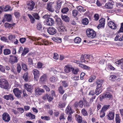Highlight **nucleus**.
I'll use <instances>...</instances> for the list:
<instances>
[{
    "instance_id": "obj_1",
    "label": "nucleus",
    "mask_w": 123,
    "mask_h": 123,
    "mask_svg": "<svg viewBox=\"0 0 123 123\" xmlns=\"http://www.w3.org/2000/svg\"><path fill=\"white\" fill-rule=\"evenodd\" d=\"M35 3L32 0H31L28 2L27 4V8L28 10L30 11H32L34 8Z\"/></svg>"
},
{
    "instance_id": "obj_2",
    "label": "nucleus",
    "mask_w": 123,
    "mask_h": 123,
    "mask_svg": "<svg viewBox=\"0 0 123 123\" xmlns=\"http://www.w3.org/2000/svg\"><path fill=\"white\" fill-rule=\"evenodd\" d=\"M86 33L87 36L89 37L93 38L96 36L95 32L92 29H87L86 31Z\"/></svg>"
},
{
    "instance_id": "obj_3",
    "label": "nucleus",
    "mask_w": 123,
    "mask_h": 123,
    "mask_svg": "<svg viewBox=\"0 0 123 123\" xmlns=\"http://www.w3.org/2000/svg\"><path fill=\"white\" fill-rule=\"evenodd\" d=\"M8 82L7 81L4 79H1L0 80V87L5 89L8 88Z\"/></svg>"
},
{
    "instance_id": "obj_4",
    "label": "nucleus",
    "mask_w": 123,
    "mask_h": 123,
    "mask_svg": "<svg viewBox=\"0 0 123 123\" xmlns=\"http://www.w3.org/2000/svg\"><path fill=\"white\" fill-rule=\"evenodd\" d=\"M100 98L103 99L106 98L110 99L112 97L111 94L109 92H107L104 93L103 95H101L100 96Z\"/></svg>"
},
{
    "instance_id": "obj_5",
    "label": "nucleus",
    "mask_w": 123,
    "mask_h": 123,
    "mask_svg": "<svg viewBox=\"0 0 123 123\" xmlns=\"http://www.w3.org/2000/svg\"><path fill=\"white\" fill-rule=\"evenodd\" d=\"M34 76V80H37L40 76L39 71L37 69H34L32 72Z\"/></svg>"
},
{
    "instance_id": "obj_6",
    "label": "nucleus",
    "mask_w": 123,
    "mask_h": 123,
    "mask_svg": "<svg viewBox=\"0 0 123 123\" xmlns=\"http://www.w3.org/2000/svg\"><path fill=\"white\" fill-rule=\"evenodd\" d=\"M9 59V62L12 64L17 62L18 60L17 57L13 55H10Z\"/></svg>"
},
{
    "instance_id": "obj_7",
    "label": "nucleus",
    "mask_w": 123,
    "mask_h": 123,
    "mask_svg": "<svg viewBox=\"0 0 123 123\" xmlns=\"http://www.w3.org/2000/svg\"><path fill=\"white\" fill-rule=\"evenodd\" d=\"M13 92L15 96L18 98H19L21 97V94L22 93V91L19 90L18 88H16L13 90Z\"/></svg>"
},
{
    "instance_id": "obj_8",
    "label": "nucleus",
    "mask_w": 123,
    "mask_h": 123,
    "mask_svg": "<svg viewBox=\"0 0 123 123\" xmlns=\"http://www.w3.org/2000/svg\"><path fill=\"white\" fill-rule=\"evenodd\" d=\"M47 31L49 34L52 35L55 34L56 32L55 28L52 26L48 28Z\"/></svg>"
},
{
    "instance_id": "obj_9",
    "label": "nucleus",
    "mask_w": 123,
    "mask_h": 123,
    "mask_svg": "<svg viewBox=\"0 0 123 123\" xmlns=\"http://www.w3.org/2000/svg\"><path fill=\"white\" fill-rule=\"evenodd\" d=\"M53 2H50L48 3L47 5L46 9L49 11L53 12L55 11V10L53 7Z\"/></svg>"
},
{
    "instance_id": "obj_10",
    "label": "nucleus",
    "mask_w": 123,
    "mask_h": 123,
    "mask_svg": "<svg viewBox=\"0 0 123 123\" xmlns=\"http://www.w3.org/2000/svg\"><path fill=\"white\" fill-rule=\"evenodd\" d=\"M114 115L115 113L113 111H110L107 116V118L110 120H112L114 119Z\"/></svg>"
},
{
    "instance_id": "obj_11",
    "label": "nucleus",
    "mask_w": 123,
    "mask_h": 123,
    "mask_svg": "<svg viewBox=\"0 0 123 123\" xmlns=\"http://www.w3.org/2000/svg\"><path fill=\"white\" fill-rule=\"evenodd\" d=\"M44 92V90L43 89L38 88L35 90V95L36 96H38L41 95L42 93Z\"/></svg>"
},
{
    "instance_id": "obj_12",
    "label": "nucleus",
    "mask_w": 123,
    "mask_h": 123,
    "mask_svg": "<svg viewBox=\"0 0 123 123\" xmlns=\"http://www.w3.org/2000/svg\"><path fill=\"white\" fill-rule=\"evenodd\" d=\"M114 3L113 2L110 1L105 4V7L108 9H111L113 8Z\"/></svg>"
},
{
    "instance_id": "obj_13",
    "label": "nucleus",
    "mask_w": 123,
    "mask_h": 123,
    "mask_svg": "<svg viewBox=\"0 0 123 123\" xmlns=\"http://www.w3.org/2000/svg\"><path fill=\"white\" fill-rule=\"evenodd\" d=\"M25 88L29 92L31 93L33 90V86L31 85L28 84H25Z\"/></svg>"
},
{
    "instance_id": "obj_14",
    "label": "nucleus",
    "mask_w": 123,
    "mask_h": 123,
    "mask_svg": "<svg viewBox=\"0 0 123 123\" xmlns=\"http://www.w3.org/2000/svg\"><path fill=\"white\" fill-rule=\"evenodd\" d=\"M54 20L50 17L48 19L46 20V23L47 25L51 26L54 24Z\"/></svg>"
},
{
    "instance_id": "obj_15",
    "label": "nucleus",
    "mask_w": 123,
    "mask_h": 123,
    "mask_svg": "<svg viewBox=\"0 0 123 123\" xmlns=\"http://www.w3.org/2000/svg\"><path fill=\"white\" fill-rule=\"evenodd\" d=\"M84 55L85 60V62L86 63L89 62V61L90 60V59L92 58V56L89 55L85 54Z\"/></svg>"
},
{
    "instance_id": "obj_16",
    "label": "nucleus",
    "mask_w": 123,
    "mask_h": 123,
    "mask_svg": "<svg viewBox=\"0 0 123 123\" xmlns=\"http://www.w3.org/2000/svg\"><path fill=\"white\" fill-rule=\"evenodd\" d=\"M115 63L119 65L121 68L123 70V58L116 60Z\"/></svg>"
},
{
    "instance_id": "obj_17",
    "label": "nucleus",
    "mask_w": 123,
    "mask_h": 123,
    "mask_svg": "<svg viewBox=\"0 0 123 123\" xmlns=\"http://www.w3.org/2000/svg\"><path fill=\"white\" fill-rule=\"evenodd\" d=\"M108 25L110 28L113 29H115L117 28V26L114 22L110 21L108 23Z\"/></svg>"
},
{
    "instance_id": "obj_18",
    "label": "nucleus",
    "mask_w": 123,
    "mask_h": 123,
    "mask_svg": "<svg viewBox=\"0 0 123 123\" xmlns=\"http://www.w3.org/2000/svg\"><path fill=\"white\" fill-rule=\"evenodd\" d=\"M56 5L55 6V9H56L57 10H56L55 11L56 12H57V11L60 9L61 7L62 1L60 0H58L56 2Z\"/></svg>"
},
{
    "instance_id": "obj_19",
    "label": "nucleus",
    "mask_w": 123,
    "mask_h": 123,
    "mask_svg": "<svg viewBox=\"0 0 123 123\" xmlns=\"http://www.w3.org/2000/svg\"><path fill=\"white\" fill-rule=\"evenodd\" d=\"M73 68L71 66L67 65L64 67V71L66 73H68L72 70Z\"/></svg>"
},
{
    "instance_id": "obj_20",
    "label": "nucleus",
    "mask_w": 123,
    "mask_h": 123,
    "mask_svg": "<svg viewBox=\"0 0 123 123\" xmlns=\"http://www.w3.org/2000/svg\"><path fill=\"white\" fill-rule=\"evenodd\" d=\"M65 111L66 114H71L73 113L72 110L71 106H70L69 105L66 108Z\"/></svg>"
},
{
    "instance_id": "obj_21",
    "label": "nucleus",
    "mask_w": 123,
    "mask_h": 123,
    "mask_svg": "<svg viewBox=\"0 0 123 123\" xmlns=\"http://www.w3.org/2000/svg\"><path fill=\"white\" fill-rule=\"evenodd\" d=\"M99 24L98 26L100 27H104L105 24V20L103 18H101L99 20Z\"/></svg>"
},
{
    "instance_id": "obj_22",
    "label": "nucleus",
    "mask_w": 123,
    "mask_h": 123,
    "mask_svg": "<svg viewBox=\"0 0 123 123\" xmlns=\"http://www.w3.org/2000/svg\"><path fill=\"white\" fill-rule=\"evenodd\" d=\"M58 31L60 32H64V33H66L67 31L66 28L64 26H61L58 28Z\"/></svg>"
},
{
    "instance_id": "obj_23",
    "label": "nucleus",
    "mask_w": 123,
    "mask_h": 123,
    "mask_svg": "<svg viewBox=\"0 0 123 123\" xmlns=\"http://www.w3.org/2000/svg\"><path fill=\"white\" fill-rule=\"evenodd\" d=\"M75 119L78 123H81L82 121V117L78 115H76L75 116Z\"/></svg>"
},
{
    "instance_id": "obj_24",
    "label": "nucleus",
    "mask_w": 123,
    "mask_h": 123,
    "mask_svg": "<svg viewBox=\"0 0 123 123\" xmlns=\"http://www.w3.org/2000/svg\"><path fill=\"white\" fill-rule=\"evenodd\" d=\"M44 97L43 98L44 99H46V98H47L48 101H51L53 99V97L52 95H51V94H49L48 95V94H46L45 96V98H44Z\"/></svg>"
},
{
    "instance_id": "obj_25",
    "label": "nucleus",
    "mask_w": 123,
    "mask_h": 123,
    "mask_svg": "<svg viewBox=\"0 0 123 123\" xmlns=\"http://www.w3.org/2000/svg\"><path fill=\"white\" fill-rule=\"evenodd\" d=\"M83 101H80L78 103L76 102L75 104V107H77L79 106L81 108L83 107Z\"/></svg>"
},
{
    "instance_id": "obj_26",
    "label": "nucleus",
    "mask_w": 123,
    "mask_h": 123,
    "mask_svg": "<svg viewBox=\"0 0 123 123\" xmlns=\"http://www.w3.org/2000/svg\"><path fill=\"white\" fill-rule=\"evenodd\" d=\"M3 119L5 122H8V113H4L2 115Z\"/></svg>"
},
{
    "instance_id": "obj_27",
    "label": "nucleus",
    "mask_w": 123,
    "mask_h": 123,
    "mask_svg": "<svg viewBox=\"0 0 123 123\" xmlns=\"http://www.w3.org/2000/svg\"><path fill=\"white\" fill-rule=\"evenodd\" d=\"M8 11V6L6 5L4 7L3 6L0 7V14L3 11L6 12Z\"/></svg>"
},
{
    "instance_id": "obj_28",
    "label": "nucleus",
    "mask_w": 123,
    "mask_h": 123,
    "mask_svg": "<svg viewBox=\"0 0 123 123\" xmlns=\"http://www.w3.org/2000/svg\"><path fill=\"white\" fill-rule=\"evenodd\" d=\"M26 116L27 117H28L31 119H35V116L31 112H29L26 114Z\"/></svg>"
},
{
    "instance_id": "obj_29",
    "label": "nucleus",
    "mask_w": 123,
    "mask_h": 123,
    "mask_svg": "<svg viewBox=\"0 0 123 123\" xmlns=\"http://www.w3.org/2000/svg\"><path fill=\"white\" fill-rule=\"evenodd\" d=\"M115 121L116 123H120L121 121L120 117L118 114L116 115Z\"/></svg>"
},
{
    "instance_id": "obj_30",
    "label": "nucleus",
    "mask_w": 123,
    "mask_h": 123,
    "mask_svg": "<svg viewBox=\"0 0 123 123\" xmlns=\"http://www.w3.org/2000/svg\"><path fill=\"white\" fill-rule=\"evenodd\" d=\"M62 19L66 22H68L69 21V18L67 15H62Z\"/></svg>"
},
{
    "instance_id": "obj_31",
    "label": "nucleus",
    "mask_w": 123,
    "mask_h": 123,
    "mask_svg": "<svg viewBox=\"0 0 123 123\" xmlns=\"http://www.w3.org/2000/svg\"><path fill=\"white\" fill-rule=\"evenodd\" d=\"M23 51L22 54L21 55L22 56H24L29 51V49L27 48H25L23 49Z\"/></svg>"
},
{
    "instance_id": "obj_32",
    "label": "nucleus",
    "mask_w": 123,
    "mask_h": 123,
    "mask_svg": "<svg viewBox=\"0 0 123 123\" xmlns=\"http://www.w3.org/2000/svg\"><path fill=\"white\" fill-rule=\"evenodd\" d=\"M99 82L100 83L98 84L96 88L102 90V86L101 83H103V81L102 80H99Z\"/></svg>"
},
{
    "instance_id": "obj_33",
    "label": "nucleus",
    "mask_w": 123,
    "mask_h": 123,
    "mask_svg": "<svg viewBox=\"0 0 123 123\" xmlns=\"http://www.w3.org/2000/svg\"><path fill=\"white\" fill-rule=\"evenodd\" d=\"M66 105L65 102H61L59 104L58 106L60 108H62L64 107Z\"/></svg>"
},
{
    "instance_id": "obj_34",
    "label": "nucleus",
    "mask_w": 123,
    "mask_h": 123,
    "mask_svg": "<svg viewBox=\"0 0 123 123\" xmlns=\"http://www.w3.org/2000/svg\"><path fill=\"white\" fill-rule=\"evenodd\" d=\"M39 40L38 41H37V42L34 43V44L38 45H43V43H43L42 41L41 40H44V39H42L39 38Z\"/></svg>"
},
{
    "instance_id": "obj_35",
    "label": "nucleus",
    "mask_w": 123,
    "mask_h": 123,
    "mask_svg": "<svg viewBox=\"0 0 123 123\" xmlns=\"http://www.w3.org/2000/svg\"><path fill=\"white\" fill-rule=\"evenodd\" d=\"M79 66L80 67L85 69H89L90 68L84 65H83L81 64H79Z\"/></svg>"
},
{
    "instance_id": "obj_36",
    "label": "nucleus",
    "mask_w": 123,
    "mask_h": 123,
    "mask_svg": "<svg viewBox=\"0 0 123 123\" xmlns=\"http://www.w3.org/2000/svg\"><path fill=\"white\" fill-rule=\"evenodd\" d=\"M46 75L44 74L40 77L39 79V80L41 82H44L46 80Z\"/></svg>"
},
{
    "instance_id": "obj_37",
    "label": "nucleus",
    "mask_w": 123,
    "mask_h": 123,
    "mask_svg": "<svg viewBox=\"0 0 123 123\" xmlns=\"http://www.w3.org/2000/svg\"><path fill=\"white\" fill-rule=\"evenodd\" d=\"M58 90L59 93L62 94L65 92V91L63 88V87L61 86H60Z\"/></svg>"
},
{
    "instance_id": "obj_38",
    "label": "nucleus",
    "mask_w": 123,
    "mask_h": 123,
    "mask_svg": "<svg viewBox=\"0 0 123 123\" xmlns=\"http://www.w3.org/2000/svg\"><path fill=\"white\" fill-rule=\"evenodd\" d=\"M28 16L30 19V21L32 23H33L35 21V19L32 15L29 14H28Z\"/></svg>"
},
{
    "instance_id": "obj_39",
    "label": "nucleus",
    "mask_w": 123,
    "mask_h": 123,
    "mask_svg": "<svg viewBox=\"0 0 123 123\" xmlns=\"http://www.w3.org/2000/svg\"><path fill=\"white\" fill-rule=\"evenodd\" d=\"M74 41V42L76 43H79L81 42V39L80 38L77 37L75 38Z\"/></svg>"
},
{
    "instance_id": "obj_40",
    "label": "nucleus",
    "mask_w": 123,
    "mask_h": 123,
    "mask_svg": "<svg viewBox=\"0 0 123 123\" xmlns=\"http://www.w3.org/2000/svg\"><path fill=\"white\" fill-rule=\"evenodd\" d=\"M96 79V76L94 75H92L89 77L88 81L90 82H92Z\"/></svg>"
},
{
    "instance_id": "obj_41",
    "label": "nucleus",
    "mask_w": 123,
    "mask_h": 123,
    "mask_svg": "<svg viewBox=\"0 0 123 123\" xmlns=\"http://www.w3.org/2000/svg\"><path fill=\"white\" fill-rule=\"evenodd\" d=\"M0 39L1 41L3 42H8V40L7 39V36L5 37L3 36H2L1 37Z\"/></svg>"
},
{
    "instance_id": "obj_42",
    "label": "nucleus",
    "mask_w": 123,
    "mask_h": 123,
    "mask_svg": "<svg viewBox=\"0 0 123 123\" xmlns=\"http://www.w3.org/2000/svg\"><path fill=\"white\" fill-rule=\"evenodd\" d=\"M69 10V9L67 7H64L61 10V12L63 13H66L68 12Z\"/></svg>"
},
{
    "instance_id": "obj_43",
    "label": "nucleus",
    "mask_w": 123,
    "mask_h": 123,
    "mask_svg": "<svg viewBox=\"0 0 123 123\" xmlns=\"http://www.w3.org/2000/svg\"><path fill=\"white\" fill-rule=\"evenodd\" d=\"M110 106L109 105H104L101 108V110L104 111H105Z\"/></svg>"
},
{
    "instance_id": "obj_44",
    "label": "nucleus",
    "mask_w": 123,
    "mask_h": 123,
    "mask_svg": "<svg viewBox=\"0 0 123 123\" xmlns=\"http://www.w3.org/2000/svg\"><path fill=\"white\" fill-rule=\"evenodd\" d=\"M62 85L65 88H66L68 86V83L67 81H61Z\"/></svg>"
},
{
    "instance_id": "obj_45",
    "label": "nucleus",
    "mask_w": 123,
    "mask_h": 123,
    "mask_svg": "<svg viewBox=\"0 0 123 123\" xmlns=\"http://www.w3.org/2000/svg\"><path fill=\"white\" fill-rule=\"evenodd\" d=\"M37 28L39 30H41L42 28V25L40 23H37Z\"/></svg>"
},
{
    "instance_id": "obj_46",
    "label": "nucleus",
    "mask_w": 123,
    "mask_h": 123,
    "mask_svg": "<svg viewBox=\"0 0 123 123\" xmlns=\"http://www.w3.org/2000/svg\"><path fill=\"white\" fill-rule=\"evenodd\" d=\"M82 23L84 25H86L88 23V20L86 18H84L82 21Z\"/></svg>"
},
{
    "instance_id": "obj_47",
    "label": "nucleus",
    "mask_w": 123,
    "mask_h": 123,
    "mask_svg": "<svg viewBox=\"0 0 123 123\" xmlns=\"http://www.w3.org/2000/svg\"><path fill=\"white\" fill-rule=\"evenodd\" d=\"M101 92L102 90L96 88L95 91V93L96 95H98L101 93Z\"/></svg>"
},
{
    "instance_id": "obj_48",
    "label": "nucleus",
    "mask_w": 123,
    "mask_h": 123,
    "mask_svg": "<svg viewBox=\"0 0 123 123\" xmlns=\"http://www.w3.org/2000/svg\"><path fill=\"white\" fill-rule=\"evenodd\" d=\"M41 118L44 120L48 121L50 119V117L48 116H45L44 117L41 116Z\"/></svg>"
},
{
    "instance_id": "obj_49",
    "label": "nucleus",
    "mask_w": 123,
    "mask_h": 123,
    "mask_svg": "<svg viewBox=\"0 0 123 123\" xmlns=\"http://www.w3.org/2000/svg\"><path fill=\"white\" fill-rule=\"evenodd\" d=\"M109 78L110 79L111 81H114L116 80V77L114 75H112L110 76Z\"/></svg>"
},
{
    "instance_id": "obj_50",
    "label": "nucleus",
    "mask_w": 123,
    "mask_h": 123,
    "mask_svg": "<svg viewBox=\"0 0 123 123\" xmlns=\"http://www.w3.org/2000/svg\"><path fill=\"white\" fill-rule=\"evenodd\" d=\"M14 14L16 18H19L20 16V13L18 11H15Z\"/></svg>"
},
{
    "instance_id": "obj_51",
    "label": "nucleus",
    "mask_w": 123,
    "mask_h": 123,
    "mask_svg": "<svg viewBox=\"0 0 123 123\" xmlns=\"http://www.w3.org/2000/svg\"><path fill=\"white\" fill-rule=\"evenodd\" d=\"M28 73H26L24 74L23 76V78L25 81H27L28 80Z\"/></svg>"
},
{
    "instance_id": "obj_52",
    "label": "nucleus",
    "mask_w": 123,
    "mask_h": 123,
    "mask_svg": "<svg viewBox=\"0 0 123 123\" xmlns=\"http://www.w3.org/2000/svg\"><path fill=\"white\" fill-rule=\"evenodd\" d=\"M32 15L36 19L38 20L39 19L40 17L37 13H35Z\"/></svg>"
},
{
    "instance_id": "obj_53",
    "label": "nucleus",
    "mask_w": 123,
    "mask_h": 123,
    "mask_svg": "<svg viewBox=\"0 0 123 123\" xmlns=\"http://www.w3.org/2000/svg\"><path fill=\"white\" fill-rule=\"evenodd\" d=\"M77 8L78 10L79 11H80V12H84L85 11H86L85 9H84H84H83V7L81 6H78Z\"/></svg>"
},
{
    "instance_id": "obj_54",
    "label": "nucleus",
    "mask_w": 123,
    "mask_h": 123,
    "mask_svg": "<svg viewBox=\"0 0 123 123\" xmlns=\"http://www.w3.org/2000/svg\"><path fill=\"white\" fill-rule=\"evenodd\" d=\"M82 114L84 116L87 115V113L86 110L85 109H83L81 110Z\"/></svg>"
},
{
    "instance_id": "obj_55",
    "label": "nucleus",
    "mask_w": 123,
    "mask_h": 123,
    "mask_svg": "<svg viewBox=\"0 0 123 123\" xmlns=\"http://www.w3.org/2000/svg\"><path fill=\"white\" fill-rule=\"evenodd\" d=\"M15 37L14 35H10L8 37L9 40L11 41H13V40L15 39Z\"/></svg>"
},
{
    "instance_id": "obj_56",
    "label": "nucleus",
    "mask_w": 123,
    "mask_h": 123,
    "mask_svg": "<svg viewBox=\"0 0 123 123\" xmlns=\"http://www.w3.org/2000/svg\"><path fill=\"white\" fill-rule=\"evenodd\" d=\"M17 71L18 73H19L21 70V68L20 64L19 63H18L17 64Z\"/></svg>"
},
{
    "instance_id": "obj_57",
    "label": "nucleus",
    "mask_w": 123,
    "mask_h": 123,
    "mask_svg": "<svg viewBox=\"0 0 123 123\" xmlns=\"http://www.w3.org/2000/svg\"><path fill=\"white\" fill-rule=\"evenodd\" d=\"M105 112L101 110L100 113V116L101 118L105 116Z\"/></svg>"
},
{
    "instance_id": "obj_58",
    "label": "nucleus",
    "mask_w": 123,
    "mask_h": 123,
    "mask_svg": "<svg viewBox=\"0 0 123 123\" xmlns=\"http://www.w3.org/2000/svg\"><path fill=\"white\" fill-rule=\"evenodd\" d=\"M64 115V113H62L60 114L59 119L61 121H63L65 119Z\"/></svg>"
},
{
    "instance_id": "obj_59",
    "label": "nucleus",
    "mask_w": 123,
    "mask_h": 123,
    "mask_svg": "<svg viewBox=\"0 0 123 123\" xmlns=\"http://www.w3.org/2000/svg\"><path fill=\"white\" fill-rule=\"evenodd\" d=\"M108 68L111 70H114L115 69V68L110 64H109L108 65Z\"/></svg>"
},
{
    "instance_id": "obj_60",
    "label": "nucleus",
    "mask_w": 123,
    "mask_h": 123,
    "mask_svg": "<svg viewBox=\"0 0 123 123\" xmlns=\"http://www.w3.org/2000/svg\"><path fill=\"white\" fill-rule=\"evenodd\" d=\"M78 13V12L76 10H74L72 11V14L73 16L75 17L77 16Z\"/></svg>"
},
{
    "instance_id": "obj_61",
    "label": "nucleus",
    "mask_w": 123,
    "mask_h": 123,
    "mask_svg": "<svg viewBox=\"0 0 123 123\" xmlns=\"http://www.w3.org/2000/svg\"><path fill=\"white\" fill-rule=\"evenodd\" d=\"M94 20L95 21L98 20L99 19V16L98 14H95L94 16Z\"/></svg>"
},
{
    "instance_id": "obj_62",
    "label": "nucleus",
    "mask_w": 123,
    "mask_h": 123,
    "mask_svg": "<svg viewBox=\"0 0 123 123\" xmlns=\"http://www.w3.org/2000/svg\"><path fill=\"white\" fill-rule=\"evenodd\" d=\"M22 68L23 70L25 71H26L27 70V67L26 65L24 63L22 64Z\"/></svg>"
},
{
    "instance_id": "obj_63",
    "label": "nucleus",
    "mask_w": 123,
    "mask_h": 123,
    "mask_svg": "<svg viewBox=\"0 0 123 123\" xmlns=\"http://www.w3.org/2000/svg\"><path fill=\"white\" fill-rule=\"evenodd\" d=\"M49 80L50 82H54L55 81V78L54 77H51L49 78Z\"/></svg>"
},
{
    "instance_id": "obj_64",
    "label": "nucleus",
    "mask_w": 123,
    "mask_h": 123,
    "mask_svg": "<svg viewBox=\"0 0 123 123\" xmlns=\"http://www.w3.org/2000/svg\"><path fill=\"white\" fill-rule=\"evenodd\" d=\"M17 110L21 113H23L24 111V109L22 107L18 108Z\"/></svg>"
}]
</instances>
